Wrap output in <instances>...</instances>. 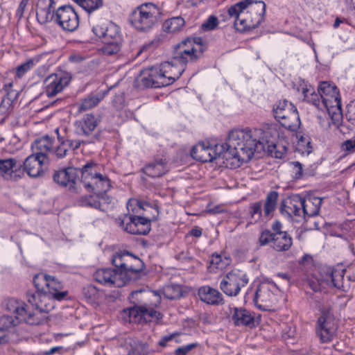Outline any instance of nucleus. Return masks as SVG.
<instances>
[{
	"label": "nucleus",
	"mask_w": 355,
	"mask_h": 355,
	"mask_svg": "<svg viewBox=\"0 0 355 355\" xmlns=\"http://www.w3.org/2000/svg\"><path fill=\"white\" fill-rule=\"evenodd\" d=\"M243 139V130H233L230 132L227 141L219 146L221 148L219 153L209 144L200 142L193 147L191 155L201 162H210L223 155L227 160L226 166L236 168L242 164L238 153L239 150H244Z\"/></svg>",
	"instance_id": "obj_1"
},
{
	"label": "nucleus",
	"mask_w": 355,
	"mask_h": 355,
	"mask_svg": "<svg viewBox=\"0 0 355 355\" xmlns=\"http://www.w3.org/2000/svg\"><path fill=\"white\" fill-rule=\"evenodd\" d=\"M33 284L37 291L27 292V301L39 313H48L53 308L52 299L61 301L68 294L67 291H62V282L54 276L43 273L36 275Z\"/></svg>",
	"instance_id": "obj_2"
},
{
	"label": "nucleus",
	"mask_w": 355,
	"mask_h": 355,
	"mask_svg": "<svg viewBox=\"0 0 355 355\" xmlns=\"http://www.w3.org/2000/svg\"><path fill=\"white\" fill-rule=\"evenodd\" d=\"M275 132L276 127L272 125H266L263 128L245 129V155L248 157L245 162L259 159L265 151L272 157L284 158L288 150L286 146L270 141Z\"/></svg>",
	"instance_id": "obj_3"
},
{
	"label": "nucleus",
	"mask_w": 355,
	"mask_h": 355,
	"mask_svg": "<svg viewBox=\"0 0 355 355\" xmlns=\"http://www.w3.org/2000/svg\"><path fill=\"white\" fill-rule=\"evenodd\" d=\"M193 42L187 39L177 44L171 61L161 64L158 72L163 78L162 82L166 86L172 84L178 79L185 70L187 63L196 61L199 55L198 50L192 46Z\"/></svg>",
	"instance_id": "obj_4"
},
{
	"label": "nucleus",
	"mask_w": 355,
	"mask_h": 355,
	"mask_svg": "<svg viewBox=\"0 0 355 355\" xmlns=\"http://www.w3.org/2000/svg\"><path fill=\"white\" fill-rule=\"evenodd\" d=\"M99 168L96 162L88 161L80 168V181L88 191L105 200L107 197L105 193L111 188V182L107 175L100 173Z\"/></svg>",
	"instance_id": "obj_5"
},
{
	"label": "nucleus",
	"mask_w": 355,
	"mask_h": 355,
	"mask_svg": "<svg viewBox=\"0 0 355 355\" xmlns=\"http://www.w3.org/2000/svg\"><path fill=\"white\" fill-rule=\"evenodd\" d=\"M279 290L272 282H263L253 284L245 292V297L251 299L254 304L260 310L269 311L277 302Z\"/></svg>",
	"instance_id": "obj_6"
},
{
	"label": "nucleus",
	"mask_w": 355,
	"mask_h": 355,
	"mask_svg": "<svg viewBox=\"0 0 355 355\" xmlns=\"http://www.w3.org/2000/svg\"><path fill=\"white\" fill-rule=\"evenodd\" d=\"M162 17V9L156 4L148 2L138 6L132 10L129 21L137 31H148L158 24Z\"/></svg>",
	"instance_id": "obj_7"
},
{
	"label": "nucleus",
	"mask_w": 355,
	"mask_h": 355,
	"mask_svg": "<svg viewBox=\"0 0 355 355\" xmlns=\"http://www.w3.org/2000/svg\"><path fill=\"white\" fill-rule=\"evenodd\" d=\"M318 92L324 110L329 113L332 121L336 124L341 122V100L339 89L336 85L326 81L322 82L318 86Z\"/></svg>",
	"instance_id": "obj_8"
},
{
	"label": "nucleus",
	"mask_w": 355,
	"mask_h": 355,
	"mask_svg": "<svg viewBox=\"0 0 355 355\" xmlns=\"http://www.w3.org/2000/svg\"><path fill=\"white\" fill-rule=\"evenodd\" d=\"M271 230H265L260 234L259 242L261 245H270L277 252L288 250L293 244V239L286 231H283V224L279 220H275L271 225Z\"/></svg>",
	"instance_id": "obj_9"
},
{
	"label": "nucleus",
	"mask_w": 355,
	"mask_h": 355,
	"mask_svg": "<svg viewBox=\"0 0 355 355\" xmlns=\"http://www.w3.org/2000/svg\"><path fill=\"white\" fill-rule=\"evenodd\" d=\"M112 264L119 273L127 276V282L137 279L138 275L144 268V262L137 256L128 251H121L112 256Z\"/></svg>",
	"instance_id": "obj_10"
},
{
	"label": "nucleus",
	"mask_w": 355,
	"mask_h": 355,
	"mask_svg": "<svg viewBox=\"0 0 355 355\" xmlns=\"http://www.w3.org/2000/svg\"><path fill=\"white\" fill-rule=\"evenodd\" d=\"M273 114L285 129L296 132L300 128V116L296 107L291 102L286 100L278 101L273 107Z\"/></svg>",
	"instance_id": "obj_11"
},
{
	"label": "nucleus",
	"mask_w": 355,
	"mask_h": 355,
	"mask_svg": "<svg viewBox=\"0 0 355 355\" xmlns=\"http://www.w3.org/2000/svg\"><path fill=\"white\" fill-rule=\"evenodd\" d=\"M6 309L15 314L14 318L31 325L40 324L44 319L42 313H39L31 304L11 298L7 300Z\"/></svg>",
	"instance_id": "obj_12"
},
{
	"label": "nucleus",
	"mask_w": 355,
	"mask_h": 355,
	"mask_svg": "<svg viewBox=\"0 0 355 355\" xmlns=\"http://www.w3.org/2000/svg\"><path fill=\"white\" fill-rule=\"evenodd\" d=\"M338 327L329 309H323L315 324V334L322 343H329L336 336Z\"/></svg>",
	"instance_id": "obj_13"
},
{
	"label": "nucleus",
	"mask_w": 355,
	"mask_h": 355,
	"mask_svg": "<svg viewBox=\"0 0 355 355\" xmlns=\"http://www.w3.org/2000/svg\"><path fill=\"white\" fill-rule=\"evenodd\" d=\"M115 222L123 231L131 234L146 235L151 229L150 220L138 216L124 214L116 218Z\"/></svg>",
	"instance_id": "obj_14"
},
{
	"label": "nucleus",
	"mask_w": 355,
	"mask_h": 355,
	"mask_svg": "<svg viewBox=\"0 0 355 355\" xmlns=\"http://www.w3.org/2000/svg\"><path fill=\"white\" fill-rule=\"evenodd\" d=\"M79 22L78 15L71 6H62L55 10V23L64 31H76Z\"/></svg>",
	"instance_id": "obj_15"
},
{
	"label": "nucleus",
	"mask_w": 355,
	"mask_h": 355,
	"mask_svg": "<svg viewBox=\"0 0 355 355\" xmlns=\"http://www.w3.org/2000/svg\"><path fill=\"white\" fill-rule=\"evenodd\" d=\"M265 12L263 1L245 0V31L257 27L263 21Z\"/></svg>",
	"instance_id": "obj_16"
},
{
	"label": "nucleus",
	"mask_w": 355,
	"mask_h": 355,
	"mask_svg": "<svg viewBox=\"0 0 355 355\" xmlns=\"http://www.w3.org/2000/svg\"><path fill=\"white\" fill-rule=\"evenodd\" d=\"M71 80V76L67 72L53 73L44 81L45 93L48 97H53L62 92Z\"/></svg>",
	"instance_id": "obj_17"
},
{
	"label": "nucleus",
	"mask_w": 355,
	"mask_h": 355,
	"mask_svg": "<svg viewBox=\"0 0 355 355\" xmlns=\"http://www.w3.org/2000/svg\"><path fill=\"white\" fill-rule=\"evenodd\" d=\"M127 276L123 273H119L116 268H101L94 274V279L105 286L122 287L127 283Z\"/></svg>",
	"instance_id": "obj_18"
},
{
	"label": "nucleus",
	"mask_w": 355,
	"mask_h": 355,
	"mask_svg": "<svg viewBox=\"0 0 355 355\" xmlns=\"http://www.w3.org/2000/svg\"><path fill=\"white\" fill-rule=\"evenodd\" d=\"M100 120L92 114H86L82 118L74 123L75 131L79 136H83L91 139L93 137L97 139V137L93 135L98 126Z\"/></svg>",
	"instance_id": "obj_19"
},
{
	"label": "nucleus",
	"mask_w": 355,
	"mask_h": 355,
	"mask_svg": "<svg viewBox=\"0 0 355 355\" xmlns=\"http://www.w3.org/2000/svg\"><path fill=\"white\" fill-rule=\"evenodd\" d=\"M345 272V270L344 269H335L329 266L323 267L321 269L318 282L320 284L324 282L327 286L342 288Z\"/></svg>",
	"instance_id": "obj_20"
},
{
	"label": "nucleus",
	"mask_w": 355,
	"mask_h": 355,
	"mask_svg": "<svg viewBox=\"0 0 355 355\" xmlns=\"http://www.w3.org/2000/svg\"><path fill=\"white\" fill-rule=\"evenodd\" d=\"M0 173L6 179L17 181L24 175L22 164L14 158L0 159Z\"/></svg>",
	"instance_id": "obj_21"
},
{
	"label": "nucleus",
	"mask_w": 355,
	"mask_h": 355,
	"mask_svg": "<svg viewBox=\"0 0 355 355\" xmlns=\"http://www.w3.org/2000/svg\"><path fill=\"white\" fill-rule=\"evenodd\" d=\"M80 173V168L68 167L62 170L55 171L53 181L61 187H69V190L76 189V181Z\"/></svg>",
	"instance_id": "obj_22"
},
{
	"label": "nucleus",
	"mask_w": 355,
	"mask_h": 355,
	"mask_svg": "<svg viewBox=\"0 0 355 355\" xmlns=\"http://www.w3.org/2000/svg\"><path fill=\"white\" fill-rule=\"evenodd\" d=\"M93 33L103 40H119L122 38L120 28L113 22L100 23L94 26Z\"/></svg>",
	"instance_id": "obj_23"
},
{
	"label": "nucleus",
	"mask_w": 355,
	"mask_h": 355,
	"mask_svg": "<svg viewBox=\"0 0 355 355\" xmlns=\"http://www.w3.org/2000/svg\"><path fill=\"white\" fill-rule=\"evenodd\" d=\"M128 315L131 322H147L151 318H158L159 313L153 308H147L144 306H135L128 309Z\"/></svg>",
	"instance_id": "obj_24"
},
{
	"label": "nucleus",
	"mask_w": 355,
	"mask_h": 355,
	"mask_svg": "<svg viewBox=\"0 0 355 355\" xmlns=\"http://www.w3.org/2000/svg\"><path fill=\"white\" fill-rule=\"evenodd\" d=\"M297 89L302 94L304 101L312 104L320 110H324L319 93H316L314 88L309 83L302 80L300 82Z\"/></svg>",
	"instance_id": "obj_25"
},
{
	"label": "nucleus",
	"mask_w": 355,
	"mask_h": 355,
	"mask_svg": "<svg viewBox=\"0 0 355 355\" xmlns=\"http://www.w3.org/2000/svg\"><path fill=\"white\" fill-rule=\"evenodd\" d=\"M53 140L48 135L36 139L31 145L33 155L40 157L41 160H46L52 154Z\"/></svg>",
	"instance_id": "obj_26"
},
{
	"label": "nucleus",
	"mask_w": 355,
	"mask_h": 355,
	"mask_svg": "<svg viewBox=\"0 0 355 355\" xmlns=\"http://www.w3.org/2000/svg\"><path fill=\"white\" fill-rule=\"evenodd\" d=\"M241 278L234 272H230L225 275L220 283V288L228 296H236L240 291Z\"/></svg>",
	"instance_id": "obj_27"
},
{
	"label": "nucleus",
	"mask_w": 355,
	"mask_h": 355,
	"mask_svg": "<svg viewBox=\"0 0 355 355\" xmlns=\"http://www.w3.org/2000/svg\"><path fill=\"white\" fill-rule=\"evenodd\" d=\"M198 295L200 300L207 304L219 305L224 304L222 294L218 290L209 286L199 288Z\"/></svg>",
	"instance_id": "obj_28"
},
{
	"label": "nucleus",
	"mask_w": 355,
	"mask_h": 355,
	"mask_svg": "<svg viewBox=\"0 0 355 355\" xmlns=\"http://www.w3.org/2000/svg\"><path fill=\"white\" fill-rule=\"evenodd\" d=\"M45 162V160H41L40 157L32 154L24 160L22 170L30 177H38L43 173L42 165Z\"/></svg>",
	"instance_id": "obj_29"
},
{
	"label": "nucleus",
	"mask_w": 355,
	"mask_h": 355,
	"mask_svg": "<svg viewBox=\"0 0 355 355\" xmlns=\"http://www.w3.org/2000/svg\"><path fill=\"white\" fill-rule=\"evenodd\" d=\"M244 10V0H242L227 9L229 17L233 19V26L236 31L244 33V18L241 15Z\"/></svg>",
	"instance_id": "obj_30"
},
{
	"label": "nucleus",
	"mask_w": 355,
	"mask_h": 355,
	"mask_svg": "<svg viewBox=\"0 0 355 355\" xmlns=\"http://www.w3.org/2000/svg\"><path fill=\"white\" fill-rule=\"evenodd\" d=\"M158 68L152 67L144 73L141 82L146 87H161L166 86V83L162 82Z\"/></svg>",
	"instance_id": "obj_31"
},
{
	"label": "nucleus",
	"mask_w": 355,
	"mask_h": 355,
	"mask_svg": "<svg viewBox=\"0 0 355 355\" xmlns=\"http://www.w3.org/2000/svg\"><path fill=\"white\" fill-rule=\"evenodd\" d=\"M103 46L100 48L101 53L104 56L118 57L121 53L123 38L119 40H103Z\"/></svg>",
	"instance_id": "obj_32"
},
{
	"label": "nucleus",
	"mask_w": 355,
	"mask_h": 355,
	"mask_svg": "<svg viewBox=\"0 0 355 355\" xmlns=\"http://www.w3.org/2000/svg\"><path fill=\"white\" fill-rule=\"evenodd\" d=\"M322 198L319 197H309L302 198L303 216L313 217L319 214Z\"/></svg>",
	"instance_id": "obj_33"
},
{
	"label": "nucleus",
	"mask_w": 355,
	"mask_h": 355,
	"mask_svg": "<svg viewBox=\"0 0 355 355\" xmlns=\"http://www.w3.org/2000/svg\"><path fill=\"white\" fill-rule=\"evenodd\" d=\"M144 173L153 178H159L166 174L168 171L166 162L160 159L147 164L143 169Z\"/></svg>",
	"instance_id": "obj_34"
},
{
	"label": "nucleus",
	"mask_w": 355,
	"mask_h": 355,
	"mask_svg": "<svg viewBox=\"0 0 355 355\" xmlns=\"http://www.w3.org/2000/svg\"><path fill=\"white\" fill-rule=\"evenodd\" d=\"M302 198L300 196H294L281 208L282 213L286 212L290 217L303 216Z\"/></svg>",
	"instance_id": "obj_35"
},
{
	"label": "nucleus",
	"mask_w": 355,
	"mask_h": 355,
	"mask_svg": "<svg viewBox=\"0 0 355 355\" xmlns=\"http://www.w3.org/2000/svg\"><path fill=\"white\" fill-rule=\"evenodd\" d=\"M42 4H45V0H39L37 6L36 17L37 21L42 24H45L52 20L55 21V10L47 6H42Z\"/></svg>",
	"instance_id": "obj_36"
},
{
	"label": "nucleus",
	"mask_w": 355,
	"mask_h": 355,
	"mask_svg": "<svg viewBox=\"0 0 355 355\" xmlns=\"http://www.w3.org/2000/svg\"><path fill=\"white\" fill-rule=\"evenodd\" d=\"M105 94H92L84 98L78 106V111L83 112L96 106L104 98Z\"/></svg>",
	"instance_id": "obj_37"
},
{
	"label": "nucleus",
	"mask_w": 355,
	"mask_h": 355,
	"mask_svg": "<svg viewBox=\"0 0 355 355\" xmlns=\"http://www.w3.org/2000/svg\"><path fill=\"white\" fill-rule=\"evenodd\" d=\"M184 20L181 17H176L166 20L162 28L165 32L173 33L179 31L184 25Z\"/></svg>",
	"instance_id": "obj_38"
},
{
	"label": "nucleus",
	"mask_w": 355,
	"mask_h": 355,
	"mask_svg": "<svg viewBox=\"0 0 355 355\" xmlns=\"http://www.w3.org/2000/svg\"><path fill=\"white\" fill-rule=\"evenodd\" d=\"M277 198L278 193L275 191H271L267 194L263 207V213L265 216H270L275 210Z\"/></svg>",
	"instance_id": "obj_39"
},
{
	"label": "nucleus",
	"mask_w": 355,
	"mask_h": 355,
	"mask_svg": "<svg viewBox=\"0 0 355 355\" xmlns=\"http://www.w3.org/2000/svg\"><path fill=\"white\" fill-rule=\"evenodd\" d=\"M75 3L83 8L86 12L91 13L103 5V0H73Z\"/></svg>",
	"instance_id": "obj_40"
},
{
	"label": "nucleus",
	"mask_w": 355,
	"mask_h": 355,
	"mask_svg": "<svg viewBox=\"0 0 355 355\" xmlns=\"http://www.w3.org/2000/svg\"><path fill=\"white\" fill-rule=\"evenodd\" d=\"M100 199L101 198L96 197V195L93 193V195L82 196L79 200V202L82 206H87L101 209V204L99 201Z\"/></svg>",
	"instance_id": "obj_41"
},
{
	"label": "nucleus",
	"mask_w": 355,
	"mask_h": 355,
	"mask_svg": "<svg viewBox=\"0 0 355 355\" xmlns=\"http://www.w3.org/2000/svg\"><path fill=\"white\" fill-rule=\"evenodd\" d=\"M64 142L65 143L68 150H77L82 144H93L96 141V138L92 137L91 139L80 140V139H70L69 138L63 137Z\"/></svg>",
	"instance_id": "obj_42"
},
{
	"label": "nucleus",
	"mask_w": 355,
	"mask_h": 355,
	"mask_svg": "<svg viewBox=\"0 0 355 355\" xmlns=\"http://www.w3.org/2000/svg\"><path fill=\"white\" fill-rule=\"evenodd\" d=\"M21 322L12 315H4L0 317V331L8 329Z\"/></svg>",
	"instance_id": "obj_43"
},
{
	"label": "nucleus",
	"mask_w": 355,
	"mask_h": 355,
	"mask_svg": "<svg viewBox=\"0 0 355 355\" xmlns=\"http://www.w3.org/2000/svg\"><path fill=\"white\" fill-rule=\"evenodd\" d=\"M59 145L54 149L53 148V152L51 155H54L56 157L61 159L67 155L69 150L64 142L63 137L58 136Z\"/></svg>",
	"instance_id": "obj_44"
},
{
	"label": "nucleus",
	"mask_w": 355,
	"mask_h": 355,
	"mask_svg": "<svg viewBox=\"0 0 355 355\" xmlns=\"http://www.w3.org/2000/svg\"><path fill=\"white\" fill-rule=\"evenodd\" d=\"M84 297L89 302H94L98 299L99 293L97 288L92 285H89L83 288Z\"/></svg>",
	"instance_id": "obj_45"
},
{
	"label": "nucleus",
	"mask_w": 355,
	"mask_h": 355,
	"mask_svg": "<svg viewBox=\"0 0 355 355\" xmlns=\"http://www.w3.org/2000/svg\"><path fill=\"white\" fill-rule=\"evenodd\" d=\"M230 264V260L228 258L225 257L223 259L219 254L213 255L210 261V267L214 266L216 268L223 270L227 265Z\"/></svg>",
	"instance_id": "obj_46"
},
{
	"label": "nucleus",
	"mask_w": 355,
	"mask_h": 355,
	"mask_svg": "<svg viewBox=\"0 0 355 355\" xmlns=\"http://www.w3.org/2000/svg\"><path fill=\"white\" fill-rule=\"evenodd\" d=\"M149 353L148 345L146 343L137 342L130 351L128 355H146Z\"/></svg>",
	"instance_id": "obj_47"
},
{
	"label": "nucleus",
	"mask_w": 355,
	"mask_h": 355,
	"mask_svg": "<svg viewBox=\"0 0 355 355\" xmlns=\"http://www.w3.org/2000/svg\"><path fill=\"white\" fill-rule=\"evenodd\" d=\"M340 150L344 155L355 153V137L344 141L340 145Z\"/></svg>",
	"instance_id": "obj_48"
},
{
	"label": "nucleus",
	"mask_w": 355,
	"mask_h": 355,
	"mask_svg": "<svg viewBox=\"0 0 355 355\" xmlns=\"http://www.w3.org/2000/svg\"><path fill=\"white\" fill-rule=\"evenodd\" d=\"M35 65L33 60L30 59L26 62L19 65L17 67L16 75L18 78L22 77L27 71L31 70Z\"/></svg>",
	"instance_id": "obj_49"
},
{
	"label": "nucleus",
	"mask_w": 355,
	"mask_h": 355,
	"mask_svg": "<svg viewBox=\"0 0 355 355\" xmlns=\"http://www.w3.org/2000/svg\"><path fill=\"white\" fill-rule=\"evenodd\" d=\"M218 24V20L216 17L211 15L202 24V29L204 31H211L215 29Z\"/></svg>",
	"instance_id": "obj_50"
},
{
	"label": "nucleus",
	"mask_w": 355,
	"mask_h": 355,
	"mask_svg": "<svg viewBox=\"0 0 355 355\" xmlns=\"http://www.w3.org/2000/svg\"><path fill=\"white\" fill-rule=\"evenodd\" d=\"M232 320L236 326L244 324V309L234 308V311L232 315Z\"/></svg>",
	"instance_id": "obj_51"
},
{
	"label": "nucleus",
	"mask_w": 355,
	"mask_h": 355,
	"mask_svg": "<svg viewBox=\"0 0 355 355\" xmlns=\"http://www.w3.org/2000/svg\"><path fill=\"white\" fill-rule=\"evenodd\" d=\"M12 96H5L0 103V113L3 115H6L12 105Z\"/></svg>",
	"instance_id": "obj_52"
},
{
	"label": "nucleus",
	"mask_w": 355,
	"mask_h": 355,
	"mask_svg": "<svg viewBox=\"0 0 355 355\" xmlns=\"http://www.w3.org/2000/svg\"><path fill=\"white\" fill-rule=\"evenodd\" d=\"M261 202H255L250 207V214L252 218H254V221H257L261 218Z\"/></svg>",
	"instance_id": "obj_53"
},
{
	"label": "nucleus",
	"mask_w": 355,
	"mask_h": 355,
	"mask_svg": "<svg viewBox=\"0 0 355 355\" xmlns=\"http://www.w3.org/2000/svg\"><path fill=\"white\" fill-rule=\"evenodd\" d=\"M340 122L338 124L334 123L331 116H329V113L327 112V116H319V124L321 128H322L324 130H327L330 128L331 124L335 125L336 126H338Z\"/></svg>",
	"instance_id": "obj_54"
},
{
	"label": "nucleus",
	"mask_w": 355,
	"mask_h": 355,
	"mask_svg": "<svg viewBox=\"0 0 355 355\" xmlns=\"http://www.w3.org/2000/svg\"><path fill=\"white\" fill-rule=\"evenodd\" d=\"M292 168L293 177L295 179H300L302 175V166L299 162H290Z\"/></svg>",
	"instance_id": "obj_55"
},
{
	"label": "nucleus",
	"mask_w": 355,
	"mask_h": 355,
	"mask_svg": "<svg viewBox=\"0 0 355 355\" xmlns=\"http://www.w3.org/2000/svg\"><path fill=\"white\" fill-rule=\"evenodd\" d=\"M346 117L348 121L352 125L355 126V100L352 101L347 105V112L346 113Z\"/></svg>",
	"instance_id": "obj_56"
},
{
	"label": "nucleus",
	"mask_w": 355,
	"mask_h": 355,
	"mask_svg": "<svg viewBox=\"0 0 355 355\" xmlns=\"http://www.w3.org/2000/svg\"><path fill=\"white\" fill-rule=\"evenodd\" d=\"M198 345L197 343H194L180 347L175 350V355H187L191 350L198 347Z\"/></svg>",
	"instance_id": "obj_57"
},
{
	"label": "nucleus",
	"mask_w": 355,
	"mask_h": 355,
	"mask_svg": "<svg viewBox=\"0 0 355 355\" xmlns=\"http://www.w3.org/2000/svg\"><path fill=\"white\" fill-rule=\"evenodd\" d=\"M29 0H21L19 3V5L18 6V8L17 10V15L19 16V17H21L24 15V10L28 3Z\"/></svg>",
	"instance_id": "obj_58"
},
{
	"label": "nucleus",
	"mask_w": 355,
	"mask_h": 355,
	"mask_svg": "<svg viewBox=\"0 0 355 355\" xmlns=\"http://www.w3.org/2000/svg\"><path fill=\"white\" fill-rule=\"evenodd\" d=\"M173 290H174L173 286H166L164 291V294L165 297L170 300H173V299H175L176 297H178L179 296V293H177L175 295H173L171 293V291H172Z\"/></svg>",
	"instance_id": "obj_59"
},
{
	"label": "nucleus",
	"mask_w": 355,
	"mask_h": 355,
	"mask_svg": "<svg viewBox=\"0 0 355 355\" xmlns=\"http://www.w3.org/2000/svg\"><path fill=\"white\" fill-rule=\"evenodd\" d=\"M12 83L10 82L8 83H6L3 85V90L6 92V95L7 96H12L13 95L15 96V94H14V91L12 89Z\"/></svg>",
	"instance_id": "obj_60"
},
{
	"label": "nucleus",
	"mask_w": 355,
	"mask_h": 355,
	"mask_svg": "<svg viewBox=\"0 0 355 355\" xmlns=\"http://www.w3.org/2000/svg\"><path fill=\"white\" fill-rule=\"evenodd\" d=\"M257 321L254 320L250 315H248L245 311V327H249L250 328L254 327Z\"/></svg>",
	"instance_id": "obj_61"
},
{
	"label": "nucleus",
	"mask_w": 355,
	"mask_h": 355,
	"mask_svg": "<svg viewBox=\"0 0 355 355\" xmlns=\"http://www.w3.org/2000/svg\"><path fill=\"white\" fill-rule=\"evenodd\" d=\"M159 40H154L150 43L144 45L139 51L137 55L140 54L142 51L150 49L151 46H156L159 44Z\"/></svg>",
	"instance_id": "obj_62"
},
{
	"label": "nucleus",
	"mask_w": 355,
	"mask_h": 355,
	"mask_svg": "<svg viewBox=\"0 0 355 355\" xmlns=\"http://www.w3.org/2000/svg\"><path fill=\"white\" fill-rule=\"evenodd\" d=\"M189 234L192 236L199 238L202 235V230L198 227L193 228L190 230Z\"/></svg>",
	"instance_id": "obj_63"
},
{
	"label": "nucleus",
	"mask_w": 355,
	"mask_h": 355,
	"mask_svg": "<svg viewBox=\"0 0 355 355\" xmlns=\"http://www.w3.org/2000/svg\"><path fill=\"white\" fill-rule=\"evenodd\" d=\"M174 335H170L163 337L159 341V345L162 347H165L166 345V343L169 340H171L173 338Z\"/></svg>",
	"instance_id": "obj_64"
}]
</instances>
